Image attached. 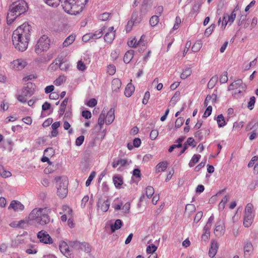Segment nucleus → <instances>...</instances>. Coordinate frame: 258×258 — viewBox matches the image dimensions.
<instances>
[{"mask_svg":"<svg viewBox=\"0 0 258 258\" xmlns=\"http://www.w3.org/2000/svg\"><path fill=\"white\" fill-rule=\"evenodd\" d=\"M31 26L25 23L13 32V43L18 50L24 51L27 48L31 35Z\"/></svg>","mask_w":258,"mask_h":258,"instance_id":"1","label":"nucleus"},{"mask_svg":"<svg viewBox=\"0 0 258 258\" xmlns=\"http://www.w3.org/2000/svg\"><path fill=\"white\" fill-rule=\"evenodd\" d=\"M49 6L57 7L59 3L64 11L72 15H76L83 11L88 0H44Z\"/></svg>","mask_w":258,"mask_h":258,"instance_id":"2","label":"nucleus"},{"mask_svg":"<svg viewBox=\"0 0 258 258\" xmlns=\"http://www.w3.org/2000/svg\"><path fill=\"white\" fill-rule=\"evenodd\" d=\"M28 9L27 4L24 0H19L12 4L7 16L8 24H12L18 16L25 13Z\"/></svg>","mask_w":258,"mask_h":258,"instance_id":"3","label":"nucleus"},{"mask_svg":"<svg viewBox=\"0 0 258 258\" xmlns=\"http://www.w3.org/2000/svg\"><path fill=\"white\" fill-rule=\"evenodd\" d=\"M29 222L44 225L50 222V218L48 215L46 208H37L34 209L28 216Z\"/></svg>","mask_w":258,"mask_h":258,"instance_id":"4","label":"nucleus"},{"mask_svg":"<svg viewBox=\"0 0 258 258\" xmlns=\"http://www.w3.org/2000/svg\"><path fill=\"white\" fill-rule=\"evenodd\" d=\"M58 185L57 188V195L60 198H64L68 192V180L66 176L56 177L55 178Z\"/></svg>","mask_w":258,"mask_h":258,"instance_id":"5","label":"nucleus"},{"mask_svg":"<svg viewBox=\"0 0 258 258\" xmlns=\"http://www.w3.org/2000/svg\"><path fill=\"white\" fill-rule=\"evenodd\" d=\"M50 40L46 35H43L38 40L35 46V51L37 54H40L43 51H46L50 47Z\"/></svg>","mask_w":258,"mask_h":258,"instance_id":"6","label":"nucleus"},{"mask_svg":"<svg viewBox=\"0 0 258 258\" xmlns=\"http://www.w3.org/2000/svg\"><path fill=\"white\" fill-rule=\"evenodd\" d=\"M69 245L76 250L84 251L86 253L90 252L91 250V246L86 242H80L77 240L70 241Z\"/></svg>","mask_w":258,"mask_h":258,"instance_id":"7","label":"nucleus"},{"mask_svg":"<svg viewBox=\"0 0 258 258\" xmlns=\"http://www.w3.org/2000/svg\"><path fill=\"white\" fill-rule=\"evenodd\" d=\"M32 84H28L26 87H25L23 88L22 91V93L21 95H19L17 96L18 100L22 103L26 102L27 99V97H31L34 93L33 90L32 89L31 87Z\"/></svg>","mask_w":258,"mask_h":258,"instance_id":"8","label":"nucleus"},{"mask_svg":"<svg viewBox=\"0 0 258 258\" xmlns=\"http://www.w3.org/2000/svg\"><path fill=\"white\" fill-rule=\"evenodd\" d=\"M147 11L148 5L145 4L142 5V8L141 9V15L138 16L137 12H134L133 13L131 19V23H133V24H137L140 23L142 20L143 15L146 14Z\"/></svg>","mask_w":258,"mask_h":258,"instance_id":"9","label":"nucleus"},{"mask_svg":"<svg viewBox=\"0 0 258 258\" xmlns=\"http://www.w3.org/2000/svg\"><path fill=\"white\" fill-rule=\"evenodd\" d=\"M37 237L40 239V242L45 244L52 243V239L47 233L43 230L39 231L37 234Z\"/></svg>","mask_w":258,"mask_h":258,"instance_id":"10","label":"nucleus"},{"mask_svg":"<svg viewBox=\"0 0 258 258\" xmlns=\"http://www.w3.org/2000/svg\"><path fill=\"white\" fill-rule=\"evenodd\" d=\"M27 64V62L22 59H17L11 62V66L15 70H22Z\"/></svg>","mask_w":258,"mask_h":258,"instance_id":"11","label":"nucleus"},{"mask_svg":"<svg viewBox=\"0 0 258 258\" xmlns=\"http://www.w3.org/2000/svg\"><path fill=\"white\" fill-rule=\"evenodd\" d=\"M225 226L223 221L219 220L217 222L214 229V234L216 236H221L224 233Z\"/></svg>","mask_w":258,"mask_h":258,"instance_id":"12","label":"nucleus"},{"mask_svg":"<svg viewBox=\"0 0 258 258\" xmlns=\"http://www.w3.org/2000/svg\"><path fill=\"white\" fill-rule=\"evenodd\" d=\"M110 203V201L108 199L105 201H103L99 198L97 206L98 209L100 208L102 212H105L108 211L109 208Z\"/></svg>","mask_w":258,"mask_h":258,"instance_id":"13","label":"nucleus"},{"mask_svg":"<svg viewBox=\"0 0 258 258\" xmlns=\"http://www.w3.org/2000/svg\"><path fill=\"white\" fill-rule=\"evenodd\" d=\"M59 249L61 253L68 258H71L72 254L70 253L68 244L65 241L59 244Z\"/></svg>","mask_w":258,"mask_h":258,"instance_id":"14","label":"nucleus"},{"mask_svg":"<svg viewBox=\"0 0 258 258\" xmlns=\"http://www.w3.org/2000/svg\"><path fill=\"white\" fill-rule=\"evenodd\" d=\"M8 208L12 209L16 212H19L23 210L24 206L20 202L14 200L11 202Z\"/></svg>","mask_w":258,"mask_h":258,"instance_id":"15","label":"nucleus"},{"mask_svg":"<svg viewBox=\"0 0 258 258\" xmlns=\"http://www.w3.org/2000/svg\"><path fill=\"white\" fill-rule=\"evenodd\" d=\"M219 246L216 241L213 240L211 242V246L209 250V255L211 257H214L217 253Z\"/></svg>","mask_w":258,"mask_h":258,"instance_id":"16","label":"nucleus"},{"mask_svg":"<svg viewBox=\"0 0 258 258\" xmlns=\"http://www.w3.org/2000/svg\"><path fill=\"white\" fill-rule=\"evenodd\" d=\"M236 18V14L234 12H232L230 15L228 14H225L223 17V21H225V25H227L228 23L231 25L234 22Z\"/></svg>","mask_w":258,"mask_h":258,"instance_id":"17","label":"nucleus"},{"mask_svg":"<svg viewBox=\"0 0 258 258\" xmlns=\"http://www.w3.org/2000/svg\"><path fill=\"white\" fill-rule=\"evenodd\" d=\"M114 112V109L113 108H111L107 112V114H106V118H107L106 121V124H110L113 121L115 118Z\"/></svg>","mask_w":258,"mask_h":258,"instance_id":"18","label":"nucleus"},{"mask_svg":"<svg viewBox=\"0 0 258 258\" xmlns=\"http://www.w3.org/2000/svg\"><path fill=\"white\" fill-rule=\"evenodd\" d=\"M253 221L252 214H244L243 220V225L245 227H249Z\"/></svg>","mask_w":258,"mask_h":258,"instance_id":"19","label":"nucleus"},{"mask_svg":"<svg viewBox=\"0 0 258 258\" xmlns=\"http://www.w3.org/2000/svg\"><path fill=\"white\" fill-rule=\"evenodd\" d=\"M258 128V122L255 120H252L249 122L246 127V131L252 130L256 131Z\"/></svg>","mask_w":258,"mask_h":258,"instance_id":"20","label":"nucleus"},{"mask_svg":"<svg viewBox=\"0 0 258 258\" xmlns=\"http://www.w3.org/2000/svg\"><path fill=\"white\" fill-rule=\"evenodd\" d=\"M135 91V87L132 83H128L125 89L124 95L127 97L132 96L133 92Z\"/></svg>","mask_w":258,"mask_h":258,"instance_id":"21","label":"nucleus"},{"mask_svg":"<svg viewBox=\"0 0 258 258\" xmlns=\"http://www.w3.org/2000/svg\"><path fill=\"white\" fill-rule=\"evenodd\" d=\"M134 50H128L124 54L123 57V61L125 63H129L134 57Z\"/></svg>","mask_w":258,"mask_h":258,"instance_id":"22","label":"nucleus"},{"mask_svg":"<svg viewBox=\"0 0 258 258\" xmlns=\"http://www.w3.org/2000/svg\"><path fill=\"white\" fill-rule=\"evenodd\" d=\"M122 225V222L121 220L117 219L115 221L114 224H111L110 226L111 230L112 232L115 230L119 229Z\"/></svg>","mask_w":258,"mask_h":258,"instance_id":"23","label":"nucleus"},{"mask_svg":"<svg viewBox=\"0 0 258 258\" xmlns=\"http://www.w3.org/2000/svg\"><path fill=\"white\" fill-rule=\"evenodd\" d=\"M105 27H103L100 30H97L94 33H92L93 39H97L102 37L103 31L105 30Z\"/></svg>","mask_w":258,"mask_h":258,"instance_id":"24","label":"nucleus"},{"mask_svg":"<svg viewBox=\"0 0 258 258\" xmlns=\"http://www.w3.org/2000/svg\"><path fill=\"white\" fill-rule=\"evenodd\" d=\"M106 118V111L105 110V108L103 109V111L101 112L100 114L98 120V123L100 126V128H102V125L104 123L105 118Z\"/></svg>","mask_w":258,"mask_h":258,"instance_id":"25","label":"nucleus"},{"mask_svg":"<svg viewBox=\"0 0 258 258\" xmlns=\"http://www.w3.org/2000/svg\"><path fill=\"white\" fill-rule=\"evenodd\" d=\"M121 85V82L118 79H114L112 81V89L114 91L119 89Z\"/></svg>","mask_w":258,"mask_h":258,"instance_id":"26","label":"nucleus"},{"mask_svg":"<svg viewBox=\"0 0 258 258\" xmlns=\"http://www.w3.org/2000/svg\"><path fill=\"white\" fill-rule=\"evenodd\" d=\"M68 98H66L61 102L59 109V116H61L64 113L66 106L68 102Z\"/></svg>","mask_w":258,"mask_h":258,"instance_id":"27","label":"nucleus"},{"mask_svg":"<svg viewBox=\"0 0 258 258\" xmlns=\"http://www.w3.org/2000/svg\"><path fill=\"white\" fill-rule=\"evenodd\" d=\"M75 39V36L74 35H70L68 36L64 41L63 42V47H68L70 45H71L72 43L74 42Z\"/></svg>","mask_w":258,"mask_h":258,"instance_id":"28","label":"nucleus"},{"mask_svg":"<svg viewBox=\"0 0 258 258\" xmlns=\"http://www.w3.org/2000/svg\"><path fill=\"white\" fill-rule=\"evenodd\" d=\"M217 122L219 127L225 126L226 124L225 119L223 115L221 114L219 115L217 117Z\"/></svg>","mask_w":258,"mask_h":258,"instance_id":"29","label":"nucleus"},{"mask_svg":"<svg viewBox=\"0 0 258 258\" xmlns=\"http://www.w3.org/2000/svg\"><path fill=\"white\" fill-rule=\"evenodd\" d=\"M201 157V156L199 154H195L188 164L189 167L194 166L195 164L199 162Z\"/></svg>","mask_w":258,"mask_h":258,"instance_id":"30","label":"nucleus"},{"mask_svg":"<svg viewBox=\"0 0 258 258\" xmlns=\"http://www.w3.org/2000/svg\"><path fill=\"white\" fill-rule=\"evenodd\" d=\"M115 37L114 33H106L104 37L105 41L108 43H111L114 40Z\"/></svg>","mask_w":258,"mask_h":258,"instance_id":"31","label":"nucleus"},{"mask_svg":"<svg viewBox=\"0 0 258 258\" xmlns=\"http://www.w3.org/2000/svg\"><path fill=\"white\" fill-rule=\"evenodd\" d=\"M113 181L115 186L117 188H120L123 183L122 179L120 177L114 176Z\"/></svg>","mask_w":258,"mask_h":258,"instance_id":"32","label":"nucleus"},{"mask_svg":"<svg viewBox=\"0 0 258 258\" xmlns=\"http://www.w3.org/2000/svg\"><path fill=\"white\" fill-rule=\"evenodd\" d=\"M233 83L237 89L239 87H241L243 91H245L246 88V85L243 84L242 81L241 79L237 80L234 82Z\"/></svg>","mask_w":258,"mask_h":258,"instance_id":"33","label":"nucleus"},{"mask_svg":"<svg viewBox=\"0 0 258 258\" xmlns=\"http://www.w3.org/2000/svg\"><path fill=\"white\" fill-rule=\"evenodd\" d=\"M167 166L166 162H162L158 163L156 166V169L158 170V172L164 171L166 170Z\"/></svg>","mask_w":258,"mask_h":258,"instance_id":"34","label":"nucleus"},{"mask_svg":"<svg viewBox=\"0 0 258 258\" xmlns=\"http://www.w3.org/2000/svg\"><path fill=\"white\" fill-rule=\"evenodd\" d=\"M218 81V77L217 76L213 77L208 83V88L209 89H212L216 85Z\"/></svg>","mask_w":258,"mask_h":258,"instance_id":"35","label":"nucleus"},{"mask_svg":"<svg viewBox=\"0 0 258 258\" xmlns=\"http://www.w3.org/2000/svg\"><path fill=\"white\" fill-rule=\"evenodd\" d=\"M252 248L253 246L250 241H247L246 242H245L243 248L245 253L250 252L252 249Z\"/></svg>","mask_w":258,"mask_h":258,"instance_id":"36","label":"nucleus"},{"mask_svg":"<svg viewBox=\"0 0 258 258\" xmlns=\"http://www.w3.org/2000/svg\"><path fill=\"white\" fill-rule=\"evenodd\" d=\"M191 70L189 68L186 69L180 75V78L182 79H185L190 75Z\"/></svg>","mask_w":258,"mask_h":258,"instance_id":"37","label":"nucleus"},{"mask_svg":"<svg viewBox=\"0 0 258 258\" xmlns=\"http://www.w3.org/2000/svg\"><path fill=\"white\" fill-rule=\"evenodd\" d=\"M159 22V16L154 15L151 17L150 20V24L152 26H155Z\"/></svg>","mask_w":258,"mask_h":258,"instance_id":"38","label":"nucleus"},{"mask_svg":"<svg viewBox=\"0 0 258 258\" xmlns=\"http://www.w3.org/2000/svg\"><path fill=\"white\" fill-rule=\"evenodd\" d=\"M184 119L183 117H179L175 121V130L180 127L184 123Z\"/></svg>","mask_w":258,"mask_h":258,"instance_id":"39","label":"nucleus"},{"mask_svg":"<svg viewBox=\"0 0 258 258\" xmlns=\"http://www.w3.org/2000/svg\"><path fill=\"white\" fill-rule=\"evenodd\" d=\"M202 46V43L200 41H197L191 47V50L193 52H198L200 50Z\"/></svg>","mask_w":258,"mask_h":258,"instance_id":"40","label":"nucleus"},{"mask_svg":"<svg viewBox=\"0 0 258 258\" xmlns=\"http://www.w3.org/2000/svg\"><path fill=\"white\" fill-rule=\"evenodd\" d=\"M154 193V188L151 186H148L146 188V194L148 198H150Z\"/></svg>","mask_w":258,"mask_h":258,"instance_id":"41","label":"nucleus"},{"mask_svg":"<svg viewBox=\"0 0 258 258\" xmlns=\"http://www.w3.org/2000/svg\"><path fill=\"white\" fill-rule=\"evenodd\" d=\"M201 4L200 3H196L191 10L190 14L191 15H194L195 14L198 13L199 11Z\"/></svg>","mask_w":258,"mask_h":258,"instance_id":"42","label":"nucleus"},{"mask_svg":"<svg viewBox=\"0 0 258 258\" xmlns=\"http://www.w3.org/2000/svg\"><path fill=\"white\" fill-rule=\"evenodd\" d=\"M157 249V247L154 244H151L147 246L146 251L148 253H155V251Z\"/></svg>","mask_w":258,"mask_h":258,"instance_id":"43","label":"nucleus"},{"mask_svg":"<svg viewBox=\"0 0 258 258\" xmlns=\"http://www.w3.org/2000/svg\"><path fill=\"white\" fill-rule=\"evenodd\" d=\"M255 103V98L254 96H252L250 98L249 101L248 102L247 107L249 110H252L253 108L254 104Z\"/></svg>","mask_w":258,"mask_h":258,"instance_id":"44","label":"nucleus"},{"mask_svg":"<svg viewBox=\"0 0 258 258\" xmlns=\"http://www.w3.org/2000/svg\"><path fill=\"white\" fill-rule=\"evenodd\" d=\"M215 27V25L214 24H212L211 26L207 28L205 31V35L207 37L209 36L213 31Z\"/></svg>","mask_w":258,"mask_h":258,"instance_id":"45","label":"nucleus"},{"mask_svg":"<svg viewBox=\"0 0 258 258\" xmlns=\"http://www.w3.org/2000/svg\"><path fill=\"white\" fill-rule=\"evenodd\" d=\"M3 169V167L2 166H0V175L2 177L4 178H7L11 176L12 174L9 171L4 170L3 172H1L2 169Z\"/></svg>","mask_w":258,"mask_h":258,"instance_id":"46","label":"nucleus"},{"mask_svg":"<svg viewBox=\"0 0 258 258\" xmlns=\"http://www.w3.org/2000/svg\"><path fill=\"white\" fill-rule=\"evenodd\" d=\"M96 175V173L95 171H92L91 174H90L88 178L87 179L86 182V186H88L90 185L91 181L93 179V178L95 177Z\"/></svg>","mask_w":258,"mask_h":258,"instance_id":"47","label":"nucleus"},{"mask_svg":"<svg viewBox=\"0 0 258 258\" xmlns=\"http://www.w3.org/2000/svg\"><path fill=\"white\" fill-rule=\"evenodd\" d=\"M57 59L55 60V61L51 63L49 66L48 69L52 71H55L59 67V62L58 61H56Z\"/></svg>","mask_w":258,"mask_h":258,"instance_id":"48","label":"nucleus"},{"mask_svg":"<svg viewBox=\"0 0 258 258\" xmlns=\"http://www.w3.org/2000/svg\"><path fill=\"white\" fill-rule=\"evenodd\" d=\"M253 208V205L251 203H248L246 206L245 208V214H252V209Z\"/></svg>","mask_w":258,"mask_h":258,"instance_id":"49","label":"nucleus"},{"mask_svg":"<svg viewBox=\"0 0 258 258\" xmlns=\"http://www.w3.org/2000/svg\"><path fill=\"white\" fill-rule=\"evenodd\" d=\"M65 80V77L63 76H60L54 81V83L56 86L60 85Z\"/></svg>","mask_w":258,"mask_h":258,"instance_id":"50","label":"nucleus"},{"mask_svg":"<svg viewBox=\"0 0 258 258\" xmlns=\"http://www.w3.org/2000/svg\"><path fill=\"white\" fill-rule=\"evenodd\" d=\"M56 61L59 62V68L61 70L66 71L68 69L69 66L68 64L61 62L60 59H57Z\"/></svg>","mask_w":258,"mask_h":258,"instance_id":"51","label":"nucleus"},{"mask_svg":"<svg viewBox=\"0 0 258 258\" xmlns=\"http://www.w3.org/2000/svg\"><path fill=\"white\" fill-rule=\"evenodd\" d=\"M116 71L115 67L114 65L110 64L107 67V73L110 75H113Z\"/></svg>","mask_w":258,"mask_h":258,"instance_id":"52","label":"nucleus"},{"mask_svg":"<svg viewBox=\"0 0 258 258\" xmlns=\"http://www.w3.org/2000/svg\"><path fill=\"white\" fill-rule=\"evenodd\" d=\"M77 68L79 71H84L86 70V67L85 63L82 60H79L78 62Z\"/></svg>","mask_w":258,"mask_h":258,"instance_id":"53","label":"nucleus"},{"mask_svg":"<svg viewBox=\"0 0 258 258\" xmlns=\"http://www.w3.org/2000/svg\"><path fill=\"white\" fill-rule=\"evenodd\" d=\"M110 15V13H104L99 16V19L103 21H106L108 19Z\"/></svg>","mask_w":258,"mask_h":258,"instance_id":"54","label":"nucleus"},{"mask_svg":"<svg viewBox=\"0 0 258 258\" xmlns=\"http://www.w3.org/2000/svg\"><path fill=\"white\" fill-rule=\"evenodd\" d=\"M91 39H93L92 33H89L85 34L82 37V40L84 42H87Z\"/></svg>","mask_w":258,"mask_h":258,"instance_id":"55","label":"nucleus"},{"mask_svg":"<svg viewBox=\"0 0 258 258\" xmlns=\"http://www.w3.org/2000/svg\"><path fill=\"white\" fill-rule=\"evenodd\" d=\"M207 159L205 158L204 161H202L199 164H198L195 168V171L198 172L200 170L204 167L206 164Z\"/></svg>","mask_w":258,"mask_h":258,"instance_id":"56","label":"nucleus"},{"mask_svg":"<svg viewBox=\"0 0 258 258\" xmlns=\"http://www.w3.org/2000/svg\"><path fill=\"white\" fill-rule=\"evenodd\" d=\"M228 81L227 72H224L220 78V82L221 83H225Z\"/></svg>","mask_w":258,"mask_h":258,"instance_id":"57","label":"nucleus"},{"mask_svg":"<svg viewBox=\"0 0 258 258\" xmlns=\"http://www.w3.org/2000/svg\"><path fill=\"white\" fill-rule=\"evenodd\" d=\"M212 111V107L211 106H208L204 112L203 117L206 118L210 116L211 114Z\"/></svg>","mask_w":258,"mask_h":258,"instance_id":"58","label":"nucleus"},{"mask_svg":"<svg viewBox=\"0 0 258 258\" xmlns=\"http://www.w3.org/2000/svg\"><path fill=\"white\" fill-rule=\"evenodd\" d=\"M84 138H85L84 136H80L78 137L76 140V145L78 146H81L84 141Z\"/></svg>","mask_w":258,"mask_h":258,"instance_id":"59","label":"nucleus"},{"mask_svg":"<svg viewBox=\"0 0 258 258\" xmlns=\"http://www.w3.org/2000/svg\"><path fill=\"white\" fill-rule=\"evenodd\" d=\"M146 36L143 35L139 40L137 41L138 45L145 46L146 44L145 42Z\"/></svg>","mask_w":258,"mask_h":258,"instance_id":"60","label":"nucleus"},{"mask_svg":"<svg viewBox=\"0 0 258 258\" xmlns=\"http://www.w3.org/2000/svg\"><path fill=\"white\" fill-rule=\"evenodd\" d=\"M150 94L149 91H147L144 95V98L142 100L143 104L146 105L147 104L148 101L150 98Z\"/></svg>","mask_w":258,"mask_h":258,"instance_id":"61","label":"nucleus"},{"mask_svg":"<svg viewBox=\"0 0 258 258\" xmlns=\"http://www.w3.org/2000/svg\"><path fill=\"white\" fill-rule=\"evenodd\" d=\"M195 137L199 140V141H201L203 139V133L201 130H199L197 131L195 133Z\"/></svg>","mask_w":258,"mask_h":258,"instance_id":"62","label":"nucleus"},{"mask_svg":"<svg viewBox=\"0 0 258 258\" xmlns=\"http://www.w3.org/2000/svg\"><path fill=\"white\" fill-rule=\"evenodd\" d=\"M127 44L130 47H136L138 45L137 39L136 38H134L132 40L128 41L127 42Z\"/></svg>","mask_w":258,"mask_h":258,"instance_id":"63","label":"nucleus"},{"mask_svg":"<svg viewBox=\"0 0 258 258\" xmlns=\"http://www.w3.org/2000/svg\"><path fill=\"white\" fill-rule=\"evenodd\" d=\"M158 135V131L156 130H153L150 135V139L152 140H155L156 139Z\"/></svg>","mask_w":258,"mask_h":258,"instance_id":"64","label":"nucleus"}]
</instances>
